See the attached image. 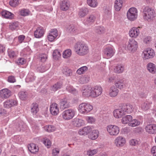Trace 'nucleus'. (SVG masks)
<instances>
[{"mask_svg": "<svg viewBox=\"0 0 156 156\" xmlns=\"http://www.w3.org/2000/svg\"><path fill=\"white\" fill-rule=\"evenodd\" d=\"M156 12L154 9L152 8L146 7L143 12V17L144 20L150 21L155 17Z\"/></svg>", "mask_w": 156, "mask_h": 156, "instance_id": "obj_1", "label": "nucleus"}, {"mask_svg": "<svg viewBox=\"0 0 156 156\" xmlns=\"http://www.w3.org/2000/svg\"><path fill=\"white\" fill-rule=\"evenodd\" d=\"M75 50L78 55L82 56L86 55L88 52L89 48L85 44L80 43L77 44Z\"/></svg>", "mask_w": 156, "mask_h": 156, "instance_id": "obj_2", "label": "nucleus"}, {"mask_svg": "<svg viewBox=\"0 0 156 156\" xmlns=\"http://www.w3.org/2000/svg\"><path fill=\"white\" fill-rule=\"evenodd\" d=\"M93 108V106L91 104L88 103H83L79 105L78 110L81 114H87L90 112Z\"/></svg>", "mask_w": 156, "mask_h": 156, "instance_id": "obj_3", "label": "nucleus"}, {"mask_svg": "<svg viewBox=\"0 0 156 156\" xmlns=\"http://www.w3.org/2000/svg\"><path fill=\"white\" fill-rule=\"evenodd\" d=\"M155 55L154 51L152 48H147L144 49L142 51L141 57L144 60L153 58Z\"/></svg>", "mask_w": 156, "mask_h": 156, "instance_id": "obj_4", "label": "nucleus"}, {"mask_svg": "<svg viewBox=\"0 0 156 156\" xmlns=\"http://www.w3.org/2000/svg\"><path fill=\"white\" fill-rule=\"evenodd\" d=\"M115 52V50L112 46H107L103 50V56L105 58L108 59L114 55Z\"/></svg>", "mask_w": 156, "mask_h": 156, "instance_id": "obj_5", "label": "nucleus"}, {"mask_svg": "<svg viewBox=\"0 0 156 156\" xmlns=\"http://www.w3.org/2000/svg\"><path fill=\"white\" fill-rule=\"evenodd\" d=\"M138 48V43L136 41L133 39L129 40L127 46V50L131 53L136 52Z\"/></svg>", "mask_w": 156, "mask_h": 156, "instance_id": "obj_6", "label": "nucleus"}, {"mask_svg": "<svg viewBox=\"0 0 156 156\" xmlns=\"http://www.w3.org/2000/svg\"><path fill=\"white\" fill-rule=\"evenodd\" d=\"M106 129L108 133L111 136H117L120 132L119 128L115 125H109L107 126Z\"/></svg>", "mask_w": 156, "mask_h": 156, "instance_id": "obj_7", "label": "nucleus"}, {"mask_svg": "<svg viewBox=\"0 0 156 156\" xmlns=\"http://www.w3.org/2000/svg\"><path fill=\"white\" fill-rule=\"evenodd\" d=\"M127 16L128 19L131 21L136 20L137 17V9L134 7L129 9L127 12Z\"/></svg>", "mask_w": 156, "mask_h": 156, "instance_id": "obj_8", "label": "nucleus"}, {"mask_svg": "<svg viewBox=\"0 0 156 156\" xmlns=\"http://www.w3.org/2000/svg\"><path fill=\"white\" fill-rule=\"evenodd\" d=\"M75 114V110L72 109L66 110L62 113V117L66 120H69L72 119Z\"/></svg>", "mask_w": 156, "mask_h": 156, "instance_id": "obj_9", "label": "nucleus"}, {"mask_svg": "<svg viewBox=\"0 0 156 156\" xmlns=\"http://www.w3.org/2000/svg\"><path fill=\"white\" fill-rule=\"evenodd\" d=\"M91 97L96 98L100 95L102 92V88L99 86H96L91 87Z\"/></svg>", "mask_w": 156, "mask_h": 156, "instance_id": "obj_10", "label": "nucleus"}, {"mask_svg": "<svg viewBox=\"0 0 156 156\" xmlns=\"http://www.w3.org/2000/svg\"><path fill=\"white\" fill-rule=\"evenodd\" d=\"M126 143L125 138L122 136H119L114 140V143L115 146L118 147H121L124 146Z\"/></svg>", "mask_w": 156, "mask_h": 156, "instance_id": "obj_11", "label": "nucleus"}, {"mask_svg": "<svg viewBox=\"0 0 156 156\" xmlns=\"http://www.w3.org/2000/svg\"><path fill=\"white\" fill-rule=\"evenodd\" d=\"M58 36V31L56 29H52L50 31L47 35V39L49 41H54Z\"/></svg>", "mask_w": 156, "mask_h": 156, "instance_id": "obj_12", "label": "nucleus"}, {"mask_svg": "<svg viewBox=\"0 0 156 156\" xmlns=\"http://www.w3.org/2000/svg\"><path fill=\"white\" fill-rule=\"evenodd\" d=\"M145 129L147 133L151 134H156V124H149L145 127Z\"/></svg>", "mask_w": 156, "mask_h": 156, "instance_id": "obj_13", "label": "nucleus"}, {"mask_svg": "<svg viewBox=\"0 0 156 156\" xmlns=\"http://www.w3.org/2000/svg\"><path fill=\"white\" fill-rule=\"evenodd\" d=\"M142 27H133L130 30L129 34L131 37L136 38L140 34V31L139 28Z\"/></svg>", "mask_w": 156, "mask_h": 156, "instance_id": "obj_14", "label": "nucleus"}, {"mask_svg": "<svg viewBox=\"0 0 156 156\" xmlns=\"http://www.w3.org/2000/svg\"><path fill=\"white\" fill-rule=\"evenodd\" d=\"M92 130V129L90 126H87L80 129L78 131V133L80 136H85L90 133Z\"/></svg>", "mask_w": 156, "mask_h": 156, "instance_id": "obj_15", "label": "nucleus"}, {"mask_svg": "<svg viewBox=\"0 0 156 156\" xmlns=\"http://www.w3.org/2000/svg\"><path fill=\"white\" fill-rule=\"evenodd\" d=\"M119 93V90L116 87L112 86L110 87L109 89L108 95L111 98L116 97Z\"/></svg>", "mask_w": 156, "mask_h": 156, "instance_id": "obj_16", "label": "nucleus"}, {"mask_svg": "<svg viewBox=\"0 0 156 156\" xmlns=\"http://www.w3.org/2000/svg\"><path fill=\"white\" fill-rule=\"evenodd\" d=\"M50 111L51 114L53 115H56L59 113V109L58 105L53 103L50 106Z\"/></svg>", "mask_w": 156, "mask_h": 156, "instance_id": "obj_17", "label": "nucleus"}, {"mask_svg": "<svg viewBox=\"0 0 156 156\" xmlns=\"http://www.w3.org/2000/svg\"><path fill=\"white\" fill-rule=\"evenodd\" d=\"M44 32L45 30L43 27H39L37 28L34 32V36L36 38H41L43 36Z\"/></svg>", "mask_w": 156, "mask_h": 156, "instance_id": "obj_18", "label": "nucleus"}, {"mask_svg": "<svg viewBox=\"0 0 156 156\" xmlns=\"http://www.w3.org/2000/svg\"><path fill=\"white\" fill-rule=\"evenodd\" d=\"M72 125L75 127H80L85 125L84 121L81 119L75 118L71 122Z\"/></svg>", "mask_w": 156, "mask_h": 156, "instance_id": "obj_19", "label": "nucleus"}, {"mask_svg": "<svg viewBox=\"0 0 156 156\" xmlns=\"http://www.w3.org/2000/svg\"><path fill=\"white\" fill-rule=\"evenodd\" d=\"M17 102L16 100L14 99L8 100L4 103L5 108H9L14 106L16 105Z\"/></svg>", "mask_w": 156, "mask_h": 156, "instance_id": "obj_20", "label": "nucleus"}, {"mask_svg": "<svg viewBox=\"0 0 156 156\" xmlns=\"http://www.w3.org/2000/svg\"><path fill=\"white\" fill-rule=\"evenodd\" d=\"M91 87L88 86H85L83 87L82 90L83 95L86 97H91Z\"/></svg>", "mask_w": 156, "mask_h": 156, "instance_id": "obj_21", "label": "nucleus"}, {"mask_svg": "<svg viewBox=\"0 0 156 156\" xmlns=\"http://www.w3.org/2000/svg\"><path fill=\"white\" fill-rule=\"evenodd\" d=\"M11 95V91L7 89H4L0 90V96L2 98H9Z\"/></svg>", "mask_w": 156, "mask_h": 156, "instance_id": "obj_22", "label": "nucleus"}, {"mask_svg": "<svg viewBox=\"0 0 156 156\" xmlns=\"http://www.w3.org/2000/svg\"><path fill=\"white\" fill-rule=\"evenodd\" d=\"M125 115L126 114L131 113L133 110V108L132 105L130 104L123 105L122 107Z\"/></svg>", "mask_w": 156, "mask_h": 156, "instance_id": "obj_23", "label": "nucleus"}, {"mask_svg": "<svg viewBox=\"0 0 156 156\" xmlns=\"http://www.w3.org/2000/svg\"><path fill=\"white\" fill-rule=\"evenodd\" d=\"M60 107L62 109H65L70 107V102L66 97L60 100Z\"/></svg>", "mask_w": 156, "mask_h": 156, "instance_id": "obj_24", "label": "nucleus"}, {"mask_svg": "<svg viewBox=\"0 0 156 156\" xmlns=\"http://www.w3.org/2000/svg\"><path fill=\"white\" fill-rule=\"evenodd\" d=\"M147 69L151 73L154 74L156 72V66L154 63L150 62L146 66Z\"/></svg>", "mask_w": 156, "mask_h": 156, "instance_id": "obj_25", "label": "nucleus"}, {"mask_svg": "<svg viewBox=\"0 0 156 156\" xmlns=\"http://www.w3.org/2000/svg\"><path fill=\"white\" fill-rule=\"evenodd\" d=\"M113 114L114 117L116 118H121L125 115L122 108L115 110L113 112Z\"/></svg>", "mask_w": 156, "mask_h": 156, "instance_id": "obj_26", "label": "nucleus"}, {"mask_svg": "<svg viewBox=\"0 0 156 156\" xmlns=\"http://www.w3.org/2000/svg\"><path fill=\"white\" fill-rule=\"evenodd\" d=\"M92 132L88 135V137L90 139L94 140L98 138L99 135V132L97 130H92Z\"/></svg>", "mask_w": 156, "mask_h": 156, "instance_id": "obj_27", "label": "nucleus"}, {"mask_svg": "<svg viewBox=\"0 0 156 156\" xmlns=\"http://www.w3.org/2000/svg\"><path fill=\"white\" fill-rule=\"evenodd\" d=\"M152 104L151 101H146L141 104V109L143 110H147L150 108Z\"/></svg>", "mask_w": 156, "mask_h": 156, "instance_id": "obj_28", "label": "nucleus"}, {"mask_svg": "<svg viewBox=\"0 0 156 156\" xmlns=\"http://www.w3.org/2000/svg\"><path fill=\"white\" fill-rule=\"evenodd\" d=\"M20 25L19 22H14L9 23V29L12 31L15 30H17L20 28Z\"/></svg>", "mask_w": 156, "mask_h": 156, "instance_id": "obj_29", "label": "nucleus"}, {"mask_svg": "<svg viewBox=\"0 0 156 156\" xmlns=\"http://www.w3.org/2000/svg\"><path fill=\"white\" fill-rule=\"evenodd\" d=\"M133 118L132 116L131 115H126L123 117L121 120V122L122 124H128L129 126V124Z\"/></svg>", "mask_w": 156, "mask_h": 156, "instance_id": "obj_30", "label": "nucleus"}, {"mask_svg": "<svg viewBox=\"0 0 156 156\" xmlns=\"http://www.w3.org/2000/svg\"><path fill=\"white\" fill-rule=\"evenodd\" d=\"M123 2L122 0H115L114 3V8L117 11H119L122 6Z\"/></svg>", "mask_w": 156, "mask_h": 156, "instance_id": "obj_31", "label": "nucleus"}, {"mask_svg": "<svg viewBox=\"0 0 156 156\" xmlns=\"http://www.w3.org/2000/svg\"><path fill=\"white\" fill-rule=\"evenodd\" d=\"M29 151L32 153H35L38 151V147L34 143L30 144L28 146Z\"/></svg>", "mask_w": 156, "mask_h": 156, "instance_id": "obj_32", "label": "nucleus"}, {"mask_svg": "<svg viewBox=\"0 0 156 156\" xmlns=\"http://www.w3.org/2000/svg\"><path fill=\"white\" fill-rule=\"evenodd\" d=\"M142 123V122L140 120L133 118L129 124V126L131 127H136L140 125Z\"/></svg>", "mask_w": 156, "mask_h": 156, "instance_id": "obj_33", "label": "nucleus"}, {"mask_svg": "<svg viewBox=\"0 0 156 156\" xmlns=\"http://www.w3.org/2000/svg\"><path fill=\"white\" fill-rule=\"evenodd\" d=\"M1 14L2 16L6 19H12L13 18L14 15L7 11H2Z\"/></svg>", "mask_w": 156, "mask_h": 156, "instance_id": "obj_34", "label": "nucleus"}, {"mask_svg": "<svg viewBox=\"0 0 156 156\" xmlns=\"http://www.w3.org/2000/svg\"><path fill=\"white\" fill-rule=\"evenodd\" d=\"M69 32L74 34H76L79 33V30L76 27L73 25H70L68 27Z\"/></svg>", "mask_w": 156, "mask_h": 156, "instance_id": "obj_35", "label": "nucleus"}, {"mask_svg": "<svg viewBox=\"0 0 156 156\" xmlns=\"http://www.w3.org/2000/svg\"><path fill=\"white\" fill-rule=\"evenodd\" d=\"M124 70V67L121 64L115 66L114 69L115 73H121Z\"/></svg>", "mask_w": 156, "mask_h": 156, "instance_id": "obj_36", "label": "nucleus"}, {"mask_svg": "<svg viewBox=\"0 0 156 156\" xmlns=\"http://www.w3.org/2000/svg\"><path fill=\"white\" fill-rule=\"evenodd\" d=\"M31 112L33 114H36L39 111L38 105L36 103H33L30 106Z\"/></svg>", "mask_w": 156, "mask_h": 156, "instance_id": "obj_37", "label": "nucleus"}, {"mask_svg": "<svg viewBox=\"0 0 156 156\" xmlns=\"http://www.w3.org/2000/svg\"><path fill=\"white\" fill-rule=\"evenodd\" d=\"M70 5L69 2L64 1L60 4V9L63 11H66L69 9Z\"/></svg>", "mask_w": 156, "mask_h": 156, "instance_id": "obj_38", "label": "nucleus"}, {"mask_svg": "<svg viewBox=\"0 0 156 156\" xmlns=\"http://www.w3.org/2000/svg\"><path fill=\"white\" fill-rule=\"evenodd\" d=\"M124 80L123 79H119L115 82V85L116 87L122 89L124 87V84L123 83Z\"/></svg>", "mask_w": 156, "mask_h": 156, "instance_id": "obj_39", "label": "nucleus"}, {"mask_svg": "<svg viewBox=\"0 0 156 156\" xmlns=\"http://www.w3.org/2000/svg\"><path fill=\"white\" fill-rule=\"evenodd\" d=\"M62 82H58L55 84L51 87V90L55 92L57 90L60 89L62 86Z\"/></svg>", "mask_w": 156, "mask_h": 156, "instance_id": "obj_40", "label": "nucleus"}, {"mask_svg": "<svg viewBox=\"0 0 156 156\" xmlns=\"http://www.w3.org/2000/svg\"><path fill=\"white\" fill-rule=\"evenodd\" d=\"M49 67V65L44 63L41 64V66L37 68V70L40 72L43 73L47 70Z\"/></svg>", "mask_w": 156, "mask_h": 156, "instance_id": "obj_41", "label": "nucleus"}, {"mask_svg": "<svg viewBox=\"0 0 156 156\" xmlns=\"http://www.w3.org/2000/svg\"><path fill=\"white\" fill-rule=\"evenodd\" d=\"M19 98L22 100H25L27 98V93L24 91H21L18 94Z\"/></svg>", "mask_w": 156, "mask_h": 156, "instance_id": "obj_42", "label": "nucleus"}, {"mask_svg": "<svg viewBox=\"0 0 156 156\" xmlns=\"http://www.w3.org/2000/svg\"><path fill=\"white\" fill-rule=\"evenodd\" d=\"M87 3L89 5L93 8L96 7L98 4L97 0H87Z\"/></svg>", "mask_w": 156, "mask_h": 156, "instance_id": "obj_43", "label": "nucleus"}, {"mask_svg": "<svg viewBox=\"0 0 156 156\" xmlns=\"http://www.w3.org/2000/svg\"><path fill=\"white\" fill-rule=\"evenodd\" d=\"M96 17L93 15H90L89 17L87 18L85 23L86 24L90 25L94 22L95 20Z\"/></svg>", "mask_w": 156, "mask_h": 156, "instance_id": "obj_44", "label": "nucleus"}, {"mask_svg": "<svg viewBox=\"0 0 156 156\" xmlns=\"http://www.w3.org/2000/svg\"><path fill=\"white\" fill-rule=\"evenodd\" d=\"M62 73L67 76H69L72 75V70L66 67H64L62 70Z\"/></svg>", "mask_w": 156, "mask_h": 156, "instance_id": "obj_45", "label": "nucleus"}, {"mask_svg": "<svg viewBox=\"0 0 156 156\" xmlns=\"http://www.w3.org/2000/svg\"><path fill=\"white\" fill-rule=\"evenodd\" d=\"M71 54V50L70 49H67L63 52L62 56L64 58H67L70 57Z\"/></svg>", "mask_w": 156, "mask_h": 156, "instance_id": "obj_46", "label": "nucleus"}, {"mask_svg": "<svg viewBox=\"0 0 156 156\" xmlns=\"http://www.w3.org/2000/svg\"><path fill=\"white\" fill-rule=\"evenodd\" d=\"M44 129L49 132H53L56 130L55 127L52 125H48L45 126L44 127Z\"/></svg>", "mask_w": 156, "mask_h": 156, "instance_id": "obj_47", "label": "nucleus"}, {"mask_svg": "<svg viewBox=\"0 0 156 156\" xmlns=\"http://www.w3.org/2000/svg\"><path fill=\"white\" fill-rule=\"evenodd\" d=\"M98 152V149H90L87 152V154L89 156H93L96 154Z\"/></svg>", "mask_w": 156, "mask_h": 156, "instance_id": "obj_48", "label": "nucleus"}, {"mask_svg": "<svg viewBox=\"0 0 156 156\" xmlns=\"http://www.w3.org/2000/svg\"><path fill=\"white\" fill-rule=\"evenodd\" d=\"M87 70V67L86 66H83L78 69L76 73L78 74L81 75L84 74Z\"/></svg>", "mask_w": 156, "mask_h": 156, "instance_id": "obj_49", "label": "nucleus"}, {"mask_svg": "<svg viewBox=\"0 0 156 156\" xmlns=\"http://www.w3.org/2000/svg\"><path fill=\"white\" fill-rule=\"evenodd\" d=\"M88 10L87 9H81L79 12V15L80 17H83L87 14Z\"/></svg>", "mask_w": 156, "mask_h": 156, "instance_id": "obj_50", "label": "nucleus"}, {"mask_svg": "<svg viewBox=\"0 0 156 156\" xmlns=\"http://www.w3.org/2000/svg\"><path fill=\"white\" fill-rule=\"evenodd\" d=\"M30 11L27 9H22L20 11V14L23 16H26L29 15Z\"/></svg>", "mask_w": 156, "mask_h": 156, "instance_id": "obj_51", "label": "nucleus"}, {"mask_svg": "<svg viewBox=\"0 0 156 156\" xmlns=\"http://www.w3.org/2000/svg\"><path fill=\"white\" fill-rule=\"evenodd\" d=\"M89 79L90 78L88 77L83 76L80 78L79 82L81 84L86 83L89 81Z\"/></svg>", "mask_w": 156, "mask_h": 156, "instance_id": "obj_52", "label": "nucleus"}, {"mask_svg": "<svg viewBox=\"0 0 156 156\" xmlns=\"http://www.w3.org/2000/svg\"><path fill=\"white\" fill-rule=\"evenodd\" d=\"M53 55L54 58L55 59H58L60 57L61 54L58 50H56L54 51Z\"/></svg>", "mask_w": 156, "mask_h": 156, "instance_id": "obj_53", "label": "nucleus"}, {"mask_svg": "<svg viewBox=\"0 0 156 156\" xmlns=\"http://www.w3.org/2000/svg\"><path fill=\"white\" fill-rule=\"evenodd\" d=\"M85 119L87 122L90 123H93L95 122V119L92 116H86Z\"/></svg>", "mask_w": 156, "mask_h": 156, "instance_id": "obj_54", "label": "nucleus"}, {"mask_svg": "<svg viewBox=\"0 0 156 156\" xmlns=\"http://www.w3.org/2000/svg\"><path fill=\"white\" fill-rule=\"evenodd\" d=\"M8 55L10 58H14L16 57V54L15 52L12 50H9L8 51Z\"/></svg>", "mask_w": 156, "mask_h": 156, "instance_id": "obj_55", "label": "nucleus"}, {"mask_svg": "<svg viewBox=\"0 0 156 156\" xmlns=\"http://www.w3.org/2000/svg\"><path fill=\"white\" fill-rule=\"evenodd\" d=\"M19 0H10L9 4L10 5L15 7L19 3Z\"/></svg>", "mask_w": 156, "mask_h": 156, "instance_id": "obj_56", "label": "nucleus"}, {"mask_svg": "<svg viewBox=\"0 0 156 156\" xmlns=\"http://www.w3.org/2000/svg\"><path fill=\"white\" fill-rule=\"evenodd\" d=\"M151 40V37L149 36L145 37L143 39L144 42L146 44L150 43Z\"/></svg>", "mask_w": 156, "mask_h": 156, "instance_id": "obj_57", "label": "nucleus"}, {"mask_svg": "<svg viewBox=\"0 0 156 156\" xmlns=\"http://www.w3.org/2000/svg\"><path fill=\"white\" fill-rule=\"evenodd\" d=\"M43 141V143L44 145L47 147L48 148H49L51 145V141L48 139H44Z\"/></svg>", "mask_w": 156, "mask_h": 156, "instance_id": "obj_58", "label": "nucleus"}, {"mask_svg": "<svg viewBox=\"0 0 156 156\" xmlns=\"http://www.w3.org/2000/svg\"><path fill=\"white\" fill-rule=\"evenodd\" d=\"M8 81L11 83H14L16 82V79L14 76H9L8 77Z\"/></svg>", "mask_w": 156, "mask_h": 156, "instance_id": "obj_59", "label": "nucleus"}, {"mask_svg": "<svg viewBox=\"0 0 156 156\" xmlns=\"http://www.w3.org/2000/svg\"><path fill=\"white\" fill-rule=\"evenodd\" d=\"M66 89L69 92L71 93H74L76 91V90L74 89L73 86L70 85L67 86Z\"/></svg>", "mask_w": 156, "mask_h": 156, "instance_id": "obj_60", "label": "nucleus"}, {"mask_svg": "<svg viewBox=\"0 0 156 156\" xmlns=\"http://www.w3.org/2000/svg\"><path fill=\"white\" fill-rule=\"evenodd\" d=\"M59 152V150L58 148L54 149L52 150V155L53 156H57Z\"/></svg>", "mask_w": 156, "mask_h": 156, "instance_id": "obj_61", "label": "nucleus"}, {"mask_svg": "<svg viewBox=\"0 0 156 156\" xmlns=\"http://www.w3.org/2000/svg\"><path fill=\"white\" fill-rule=\"evenodd\" d=\"M40 60L42 62H45L47 58V55L45 54H43L40 55Z\"/></svg>", "mask_w": 156, "mask_h": 156, "instance_id": "obj_62", "label": "nucleus"}, {"mask_svg": "<svg viewBox=\"0 0 156 156\" xmlns=\"http://www.w3.org/2000/svg\"><path fill=\"white\" fill-rule=\"evenodd\" d=\"M20 43L19 42V40H18V39L17 38V37H15L12 43V44L13 46H17Z\"/></svg>", "mask_w": 156, "mask_h": 156, "instance_id": "obj_63", "label": "nucleus"}, {"mask_svg": "<svg viewBox=\"0 0 156 156\" xmlns=\"http://www.w3.org/2000/svg\"><path fill=\"white\" fill-rule=\"evenodd\" d=\"M151 152L154 156H156V146L152 147L151 150Z\"/></svg>", "mask_w": 156, "mask_h": 156, "instance_id": "obj_64", "label": "nucleus"}]
</instances>
